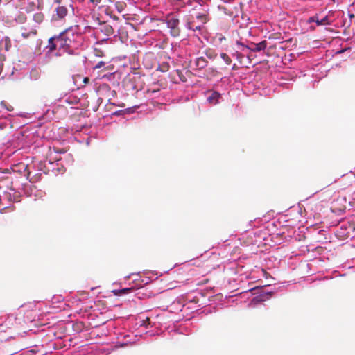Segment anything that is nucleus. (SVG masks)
Segmentation results:
<instances>
[{"label":"nucleus","mask_w":355,"mask_h":355,"mask_svg":"<svg viewBox=\"0 0 355 355\" xmlns=\"http://www.w3.org/2000/svg\"><path fill=\"white\" fill-rule=\"evenodd\" d=\"M220 57L221 58L225 61V62L227 64V65H230L231 63H232V59L230 58V57L227 55L226 53H222L220 54Z\"/></svg>","instance_id":"obj_18"},{"label":"nucleus","mask_w":355,"mask_h":355,"mask_svg":"<svg viewBox=\"0 0 355 355\" xmlns=\"http://www.w3.org/2000/svg\"><path fill=\"white\" fill-rule=\"evenodd\" d=\"M11 40L8 37H4L0 40V51H8L11 49Z\"/></svg>","instance_id":"obj_6"},{"label":"nucleus","mask_w":355,"mask_h":355,"mask_svg":"<svg viewBox=\"0 0 355 355\" xmlns=\"http://www.w3.org/2000/svg\"><path fill=\"white\" fill-rule=\"evenodd\" d=\"M281 34L279 33H276L270 35L269 36V40L270 39H280Z\"/></svg>","instance_id":"obj_23"},{"label":"nucleus","mask_w":355,"mask_h":355,"mask_svg":"<svg viewBox=\"0 0 355 355\" xmlns=\"http://www.w3.org/2000/svg\"><path fill=\"white\" fill-rule=\"evenodd\" d=\"M219 94L217 92H214L208 98V101L211 103H214V101L216 100L217 101V98L219 97Z\"/></svg>","instance_id":"obj_20"},{"label":"nucleus","mask_w":355,"mask_h":355,"mask_svg":"<svg viewBox=\"0 0 355 355\" xmlns=\"http://www.w3.org/2000/svg\"><path fill=\"white\" fill-rule=\"evenodd\" d=\"M104 65H105V62L103 61H101L94 67V69H100L101 67H103Z\"/></svg>","instance_id":"obj_24"},{"label":"nucleus","mask_w":355,"mask_h":355,"mask_svg":"<svg viewBox=\"0 0 355 355\" xmlns=\"http://www.w3.org/2000/svg\"><path fill=\"white\" fill-rule=\"evenodd\" d=\"M132 291H133V288L131 287V288H125L119 289V290H113L112 293L115 295H121L130 293Z\"/></svg>","instance_id":"obj_11"},{"label":"nucleus","mask_w":355,"mask_h":355,"mask_svg":"<svg viewBox=\"0 0 355 355\" xmlns=\"http://www.w3.org/2000/svg\"><path fill=\"white\" fill-rule=\"evenodd\" d=\"M89 82V78L85 77V78H83V83H84L85 84H87Z\"/></svg>","instance_id":"obj_27"},{"label":"nucleus","mask_w":355,"mask_h":355,"mask_svg":"<svg viewBox=\"0 0 355 355\" xmlns=\"http://www.w3.org/2000/svg\"><path fill=\"white\" fill-rule=\"evenodd\" d=\"M232 69L234 71H236L239 69V67L236 64H234L232 67Z\"/></svg>","instance_id":"obj_26"},{"label":"nucleus","mask_w":355,"mask_h":355,"mask_svg":"<svg viewBox=\"0 0 355 355\" xmlns=\"http://www.w3.org/2000/svg\"><path fill=\"white\" fill-rule=\"evenodd\" d=\"M267 46V42L266 40L261 41L258 44H252L249 49L254 52H259L262 50H264Z\"/></svg>","instance_id":"obj_8"},{"label":"nucleus","mask_w":355,"mask_h":355,"mask_svg":"<svg viewBox=\"0 0 355 355\" xmlns=\"http://www.w3.org/2000/svg\"><path fill=\"white\" fill-rule=\"evenodd\" d=\"M196 18L202 24H206L209 19H208V16L206 14H199L196 16Z\"/></svg>","instance_id":"obj_17"},{"label":"nucleus","mask_w":355,"mask_h":355,"mask_svg":"<svg viewBox=\"0 0 355 355\" xmlns=\"http://www.w3.org/2000/svg\"><path fill=\"white\" fill-rule=\"evenodd\" d=\"M166 24L171 35L173 37H179L181 33L180 20L175 16L169 15L166 17Z\"/></svg>","instance_id":"obj_3"},{"label":"nucleus","mask_w":355,"mask_h":355,"mask_svg":"<svg viewBox=\"0 0 355 355\" xmlns=\"http://www.w3.org/2000/svg\"><path fill=\"white\" fill-rule=\"evenodd\" d=\"M54 13L52 15V21H60L65 19V17L70 12H73V6L69 2H64L61 0H55Z\"/></svg>","instance_id":"obj_2"},{"label":"nucleus","mask_w":355,"mask_h":355,"mask_svg":"<svg viewBox=\"0 0 355 355\" xmlns=\"http://www.w3.org/2000/svg\"><path fill=\"white\" fill-rule=\"evenodd\" d=\"M20 33L21 37L25 40H34L37 37V31L35 28H31L28 31L24 26L21 27Z\"/></svg>","instance_id":"obj_4"},{"label":"nucleus","mask_w":355,"mask_h":355,"mask_svg":"<svg viewBox=\"0 0 355 355\" xmlns=\"http://www.w3.org/2000/svg\"><path fill=\"white\" fill-rule=\"evenodd\" d=\"M205 53L206 56L211 60L215 59L217 56V54L216 53V52L213 49H206Z\"/></svg>","instance_id":"obj_14"},{"label":"nucleus","mask_w":355,"mask_h":355,"mask_svg":"<svg viewBox=\"0 0 355 355\" xmlns=\"http://www.w3.org/2000/svg\"><path fill=\"white\" fill-rule=\"evenodd\" d=\"M174 73L175 75H177L178 76L179 80H181L182 82H185L187 80L186 77L183 75L181 70H175Z\"/></svg>","instance_id":"obj_19"},{"label":"nucleus","mask_w":355,"mask_h":355,"mask_svg":"<svg viewBox=\"0 0 355 355\" xmlns=\"http://www.w3.org/2000/svg\"><path fill=\"white\" fill-rule=\"evenodd\" d=\"M350 17L351 18L354 17V14L350 15Z\"/></svg>","instance_id":"obj_29"},{"label":"nucleus","mask_w":355,"mask_h":355,"mask_svg":"<svg viewBox=\"0 0 355 355\" xmlns=\"http://www.w3.org/2000/svg\"><path fill=\"white\" fill-rule=\"evenodd\" d=\"M235 55L236 56V59L238 60V61L240 63H241L242 62V59L243 58V55L241 53H239L238 51L236 52Z\"/></svg>","instance_id":"obj_22"},{"label":"nucleus","mask_w":355,"mask_h":355,"mask_svg":"<svg viewBox=\"0 0 355 355\" xmlns=\"http://www.w3.org/2000/svg\"><path fill=\"white\" fill-rule=\"evenodd\" d=\"M101 31L107 36L112 35L114 32L112 26L109 24H103L101 28Z\"/></svg>","instance_id":"obj_9"},{"label":"nucleus","mask_w":355,"mask_h":355,"mask_svg":"<svg viewBox=\"0 0 355 355\" xmlns=\"http://www.w3.org/2000/svg\"><path fill=\"white\" fill-rule=\"evenodd\" d=\"M333 2H335V0H331Z\"/></svg>","instance_id":"obj_30"},{"label":"nucleus","mask_w":355,"mask_h":355,"mask_svg":"<svg viewBox=\"0 0 355 355\" xmlns=\"http://www.w3.org/2000/svg\"><path fill=\"white\" fill-rule=\"evenodd\" d=\"M159 90H160V89H159V87H149V88L147 89L146 93L148 94H153L154 93H156V92H159Z\"/></svg>","instance_id":"obj_21"},{"label":"nucleus","mask_w":355,"mask_h":355,"mask_svg":"<svg viewBox=\"0 0 355 355\" xmlns=\"http://www.w3.org/2000/svg\"><path fill=\"white\" fill-rule=\"evenodd\" d=\"M125 6H126L125 3H124L123 1H117L115 3L116 9L117 10V11L119 12H123V10L125 9Z\"/></svg>","instance_id":"obj_16"},{"label":"nucleus","mask_w":355,"mask_h":355,"mask_svg":"<svg viewBox=\"0 0 355 355\" xmlns=\"http://www.w3.org/2000/svg\"><path fill=\"white\" fill-rule=\"evenodd\" d=\"M96 52V55H98V56H103V52L100 51V50H98L97 49H95L94 50Z\"/></svg>","instance_id":"obj_25"},{"label":"nucleus","mask_w":355,"mask_h":355,"mask_svg":"<svg viewBox=\"0 0 355 355\" xmlns=\"http://www.w3.org/2000/svg\"><path fill=\"white\" fill-rule=\"evenodd\" d=\"M90 1H91L92 2H93V3H95V2H96V4H97V3H100V1H101V0H90Z\"/></svg>","instance_id":"obj_28"},{"label":"nucleus","mask_w":355,"mask_h":355,"mask_svg":"<svg viewBox=\"0 0 355 355\" xmlns=\"http://www.w3.org/2000/svg\"><path fill=\"white\" fill-rule=\"evenodd\" d=\"M44 20V15L42 12H38L33 15V21L38 24L42 23Z\"/></svg>","instance_id":"obj_12"},{"label":"nucleus","mask_w":355,"mask_h":355,"mask_svg":"<svg viewBox=\"0 0 355 355\" xmlns=\"http://www.w3.org/2000/svg\"><path fill=\"white\" fill-rule=\"evenodd\" d=\"M192 19H193V17L192 16L189 15V16L187 17V27L189 29H191L193 31L200 30V28H201L200 26H194Z\"/></svg>","instance_id":"obj_10"},{"label":"nucleus","mask_w":355,"mask_h":355,"mask_svg":"<svg viewBox=\"0 0 355 355\" xmlns=\"http://www.w3.org/2000/svg\"><path fill=\"white\" fill-rule=\"evenodd\" d=\"M83 44V37L81 34L75 33L71 29H67L59 35L49 38L46 48L50 52L58 49L59 51L72 55Z\"/></svg>","instance_id":"obj_1"},{"label":"nucleus","mask_w":355,"mask_h":355,"mask_svg":"<svg viewBox=\"0 0 355 355\" xmlns=\"http://www.w3.org/2000/svg\"><path fill=\"white\" fill-rule=\"evenodd\" d=\"M170 66L167 62H162L159 64L157 67V71H160L161 72H166L169 70Z\"/></svg>","instance_id":"obj_15"},{"label":"nucleus","mask_w":355,"mask_h":355,"mask_svg":"<svg viewBox=\"0 0 355 355\" xmlns=\"http://www.w3.org/2000/svg\"><path fill=\"white\" fill-rule=\"evenodd\" d=\"M15 19L17 22L23 24L26 21V17L24 12H19L17 15H15Z\"/></svg>","instance_id":"obj_13"},{"label":"nucleus","mask_w":355,"mask_h":355,"mask_svg":"<svg viewBox=\"0 0 355 355\" xmlns=\"http://www.w3.org/2000/svg\"><path fill=\"white\" fill-rule=\"evenodd\" d=\"M309 22H315L318 26L330 25L331 24V21L328 16H325L322 19H319V17L318 15H314L313 17H311L309 19Z\"/></svg>","instance_id":"obj_5"},{"label":"nucleus","mask_w":355,"mask_h":355,"mask_svg":"<svg viewBox=\"0 0 355 355\" xmlns=\"http://www.w3.org/2000/svg\"><path fill=\"white\" fill-rule=\"evenodd\" d=\"M207 60L202 56L198 57L195 60L196 69L201 70L207 66Z\"/></svg>","instance_id":"obj_7"}]
</instances>
